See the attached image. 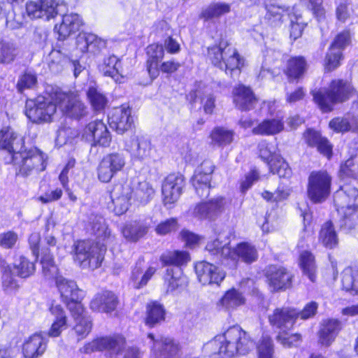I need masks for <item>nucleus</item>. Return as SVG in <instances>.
I'll use <instances>...</instances> for the list:
<instances>
[{"label": "nucleus", "instance_id": "nucleus-1", "mask_svg": "<svg viewBox=\"0 0 358 358\" xmlns=\"http://www.w3.org/2000/svg\"><path fill=\"white\" fill-rule=\"evenodd\" d=\"M88 229L99 241H80L74 244V259L83 268L95 269L99 267L104 259L106 245L101 241L110 236V232L101 215L91 214L88 217Z\"/></svg>", "mask_w": 358, "mask_h": 358}, {"label": "nucleus", "instance_id": "nucleus-2", "mask_svg": "<svg viewBox=\"0 0 358 358\" xmlns=\"http://www.w3.org/2000/svg\"><path fill=\"white\" fill-rule=\"evenodd\" d=\"M254 346L247 332L239 326H233L205 344L204 351L213 358H229L236 354L245 355Z\"/></svg>", "mask_w": 358, "mask_h": 358}, {"label": "nucleus", "instance_id": "nucleus-3", "mask_svg": "<svg viewBox=\"0 0 358 358\" xmlns=\"http://www.w3.org/2000/svg\"><path fill=\"white\" fill-rule=\"evenodd\" d=\"M41 264L44 276L48 279H55L57 287L63 301L66 303L73 317H77L83 313V306L80 303L82 291L76 283L63 276L58 275V268L54 262L52 255L43 252Z\"/></svg>", "mask_w": 358, "mask_h": 358}, {"label": "nucleus", "instance_id": "nucleus-4", "mask_svg": "<svg viewBox=\"0 0 358 358\" xmlns=\"http://www.w3.org/2000/svg\"><path fill=\"white\" fill-rule=\"evenodd\" d=\"M229 236L222 233L215 239L208 241L206 249L215 259L221 262L231 260L234 265L239 259L247 264H251L257 259V251L252 244L242 242L233 249L229 247Z\"/></svg>", "mask_w": 358, "mask_h": 358}, {"label": "nucleus", "instance_id": "nucleus-5", "mask_svg": "<svg viewBox=\"0 0 358 358\" xmlns=\"http://www.w3.org/2000/svg\"><path fill=\"white\" fill-rule=\"evenodd\" d=\"M132 194L140 203L145 204L154 196L155 190L146 181L139 182L134 190L128 182L116 185L112 191L111 196L114 211L117 215H122L128 210Z\"/></svg>", "mask_w": 358, "mask_h": 358}, {"label": "nucleus", "instance_id": "nucleus-6", "mask_svg": "<svg viewBox=\"0 0 358 358\" xmlns=\"http://www.w3.org/2000/svg\"><path fill=\"white\" fill-rule=\"evenodd\" d=\"M355 93L351 83L342 79L333 80L328 88L312 92L314 101L324 113L331 111L334 105L346 101Z\"/></svg>", "mask_w": 358, "mask_h": 358}, {"label": "nucleus", "instance_id": "nucleus-7", "mask_svg": "<svg viewBox=\"0 0 358 358\" xmlns=\"http://www.w3.org/2000/svg\"><path fill=\"white\" fill-rule=\"evenodd\" d=\"M208 55L214 66L224 70L227 74L230 73L231 77L239 75L243 66V59L227 41H221L218 46L209 48Z\"/></svg>", "mask_w": 358, "mask_h": 358}, {"label": "nucleus", "instance_id": "nucleus-8", "mask_svg": "<svg viewBox=\"0 0 358 358\" xmlns=\"http://www.w3.org/2000/svg\"><path fill=\"white\" fill-rule=\"evenodd\" d=\"M47 156L36 148L22 149L17 155L6 159V163H13L16 175L27 177L43 171L46 168Z\"/></svg>", "mask_w": 358, "mask_h": 358}, {"label": "nucleus", "instance_id": "nucleus-9", "mask_svg": "<svg viewBox=\"0 0 358 358\" xmlns=\"http://www.w3.org/2000/svg\"><path fill=\"white\" fill-rule=\"evenodd\" d=\"M334 205L343 220V226L348 229L358 224V189L343 187L334 195Z\"/></svg>", "mask_w": 358, "mask_h": 358}, {"label": "nucleus", "instance_id": "nucleus-10", "mask_svg": "<svg viewBox=\"0 0 358 358\" xmlns=\"http://www.w3.org/2000/svg\"><path fill=\"white\" fill-rule=\"evenodd\" d=\"M54 98L55 92L50 97L38 96L36 99H28L25 104L26 116L34 123L51 122L58 108Z\"/></svg>", "mask_w": 358, "mask_h": 358}, {"label": "nucleus", "instance_id": "nucleus-11", "mask_svg": "<svg viewBox=\"0 0 358 358\" xmlns=\"http://www.w3.org/2000/svg\"><path fill=\"white\" fill-rule=\"evenodd\" d=\"M258 154L259 157L267 163L270 171L277 174L280 178H288L292 175V170L284 159L277 153V148L266 141L259 143Z\"/></svg>", "mask_w": 358, "mask_h": 358}, {"label": "nucleus", "instance_id": "nucleus-12", "mask_svg": "<svg viewBox=\"0 0 358 358\" xmlns=\"http://www.w3.org/2000/svg\"><path fill=\"white\" fill-rule=\"evenodd\" d=\"M331 177L325 171H313L308 180V196L313 203H322L331 191Z\"/></svg>", "mask_w": 358, "mask_h": 358}, {"label": "nucleus", "instance_id": "nucleus-13", "mask_svg": "<svg viewBox=\"0 0 358 358\" xmlns=\"http://www.w3.org/2000/svg\"><path fill=\"white\" fill-rule=\"evenodd\" d=\"M67 8L62 0H38L27 3L26 10L31 18L49 20L57 14L66 12Z\"/></svg>", "mask_w": 358, "mask_h": 358}, {"label": "nucleus", "instance_id": "nucleus-14", "mask_svg": "<svg viewBox=\"0 0 358 358\" xmlns=\"http://www.w3.org/2000/svg\"><path fill=\"white\" fill-rule=\"evenodd\" d=\"M127 163V155L123 151L106 155L97 167V176L100 181L108 182L118 172L122 171Z\"/></svg>", "mask_w": 358, "mask_h": 358}, {"label": "nucleus", "instance_id": "nucleus-15", "mask_svg": "<svg viewBox=\"0 0 358 358\" xmlns=\"http://www.w3.org/2000/svg\"><path fill=\"white\" fill-rule=\"evenodd\" d=\"M54 100L61 112L71 118L80 119L87 113V107L74 93H65L56 90Z\"/></svg>", "mask_w": 358, "mask_h": 358}, {"label": "nucleus", "instance_id": "nucleus-16", "mask_svg": "<svg viewBox=\"0 0 358 358\" xmlns=\"http://www.w3.org/2000/svg\"><path fill=\"white\" fill-rule=\"evenodd\" d=\"M227 204L224 197L215 196L208 201L197 203L193 208L189 209V213L199 220H212L225 210Z\"/></svg>", "mask_w": 358, "mask_h": 358}, {"label": "nucleus", "instance_id": "nucleus-17", "mask_svg": "<svg viewBox=\"0 0 358 358\" xmlns=\"http://www.w3.org/2000/svg\"><path fill=\"white\" fill-rule=\"evenodd\" d=\"M214 168L211 161L205 160L196 169L192 178V185L196 194L201 198L208 197L210 194L211 174Z\"/></svg>", "mask_w": 358, "mask_h": 358}, {"label": "nucleus", "instance_id": "nucleus-18", "mask_svg": "<svg viewBox=\"0 0 358 358\" xmlns=\"http://www.w3.org/2000/svg\"><path fill=\"white\" fill-rule=\"evenodd\" d=\"M125 343L124 338L121 336L103 337L93 340L80 348V352L90 354L96 351L107 350L110 354H117Z\"/></svg>", "mask_w": 358, "mask_h": 358}, {"label": "nucleus", "instance_id": "nucleus-19", "mask_svg": "<svg viewBox=\"0 0 358 358\" xmlns=\"http://www.w3.org/2000/svg\"><path fill=\"white\" fill-rule=\"evenodd\" d=\"M296 308L292 307H281L275 308L268 315V322L274 329L280 331H286L291 329L297 320Z\"/></svg>", "mask_w": 358, "mask_h": 358}, {"label": "nucleus", "instance_id": "nucleus-20", "mask_svg": "<svg viewBox=\"0 0 358 358\" xmlns=\"http://www.w3.org/2000/svg\"><path fill=\"white\" fill-rule=\"evenodd\" d=\"M185 179L183 176L178 173L169 175L164 180L162 187L164 204L171 205L180 198L183 187Z\"/></svg>", "mask_w": 358, "mask_h": 358}, {"label": "nucleus", "instance_id": "nucleus-21", "mask_svg": "<svg viewBox=\"0 0 358 358\" xmlns=\"http://www.w3.org/2000/svg\"><path fill=\"white\" fill-rule=\"evenodd\" d=\"M83 136L87 141H92L94 145L108 147L111 142L106 125L100 120L90 122L84 129Z\"/></svg>", "mask_w": 358, "mask_h": 358}, {"label": "nucleus", "instance_id": "nucleus-22", "mask_svg": "<svg viewBox=\"0 0 358 358\" xmlns=\"http://www.w3.org/2000/svg\"><path fill=\"white\" fill-rule=\"evenodd\" d=\"M194 269L199 281L203 285H218L225 278V273L222 269L206 261L197 262Z\"/></svg>", "mask_w": 358, "mask_h": 358}, {"label": "nucleus", "instance_id": "nucleus-23", "mask_svg": "<svg viewBox=\"0 0 358 358\" xmlns=\"http://www.w3.org/2000/svg\"><path fill=\"white\" fill-rule=\"evenodd\" d=\"M22 136L17 134L11 127H4L0 131V149L12 155H17L24 148Z\"/></svg>", "mask_w": 358, "mask_h": 358}, {"label": "nucleus", "instance_id": "nucleus-24", "mask_svg": "<svg viewBox=\"0 0 358 358\" xmlns=\"http://www.w3.org/2000/svg\"><path fill=\"white\" fill-rule=\"evenodd\" d=\"M350 35L349 31H344L336 36L326 57V66L329 70L336 68L342 58V51L349 45Z\"/></svg>", "mask_w": 358, "mask_h": 358}, {"label": "nucleus", "instance_id": "nucleus-25", "mask_svg": "<svg viewBox=\"0 0 358 358\" xmlns=\"http://www.w3.org/2000/svg\"><path fill=\"white\" fill-rule=\"evenodd\" d=\"M108 123L118 134L129 130L134 123L131 108L126 106L113 108L108 115Z\"/></svg>", "mask_w": 358, "mask_h": 358}, {"label": "nucleus", "instance_id": "nucleus-26", "mask_svg": "<svg viewBox=\"0 0 358 358\" xmlns=\"http://www.w3.org/2000/svg\"><path fill=\"white\" fill-rule=\"evenodd\" d=\"M266 277L273 290L287 289L290 287L292 275L286 268L276 265H270L266 269Z\"/></svg>", "mask_w": 358, "mask_h": 358}, {"label": "nucleus", "instance_id": "nucleus-27", "mask_svg": "<svg viewBox=\"0 0 358 358\" xmlns=\"http://www.w3.org/2000/svg\"><path fill=\"white\" fill-rule=\"evenodd\" d=\"M148 338L152 344V352L155 358H171L178 350V345L171 338H155L152 334H149Z\"/></svg>", "mask_w": 358, "mask_h": 358}, {"label": "nucleus", "instance_id": "nucleus-28", "mask_svg": "<svg viewBox=\"0 0 358 358\" xmlns=\"http://www.w3.org/2000/svg\"><path fill=\"white\" fill-rule=\"evenodd\" d=\"M117 304V296L111 291L104 290L94 295L90 307L94 312L110 313L115 310Z\"/></svg>", "mask_w": 358, "mask_h": 358}, {"label": "nucleus", "instance_id": "nucleus-29", "mask_svg": "<svg viewBox=\"0 0 358 358\" xmlns=\"http://www.w3.org/2000/svg\"><path fill=\"white\" fill-rule=\"evenodd\" d=\"M48 340L42 333L34 334L27 338L22 345L24 358H38L42 356L47 348Z\"/></svg>", "mask_w": 358, "mask_h": 358}, {"label": "nucleus", "instance_id": "nucleus-30", "mask_svg": "<svg viewBox=\"0 0 358 358\" xmlns=\"http://www.w3.org/2000/svg\"><path fill=\"white\" fill-rule=\"evenodd\" d=\"M106 46V42L91 33H81L76 38V47L81 52L99 54Z\"/></svg>", "mask_w": 358, "mask_h": 358}, {"label": "nucleus", "instance_id": "nucleus-31", "mask_svg": "<svg viewBox=\"0 0 358 358\" xmlns=\"http://www.w3.org/2000/svg\"><path fill=\"white\" fill-rule=\"evenodd\" d=\"M188 278L181 268H167L165 283L168 293L176 294L183 291L188 285Z\"/></svg>", "mask_w": 358, "mask_h": 358}, {"label": "nucleus", "instance_id": "nucleus-32", "mask_svg": "<svg viewBox=\"0 0 358 358\" xmlns=\"http://www.w3.org/2000/svg\"><path fill=\"white\" fill-rule=\"evenodd\" d=\"M233 100L237 108L245 111L252 110L257 102L251 89L243 85H239L234 89Z\"/></svg>", "mask_w": 358, "mask_h": 358}, {"label": "nucleus", "instance_id": "nucleus-33", "mask_svg": "<svg viewBox=\"0 0 358 358\" xmlns=\"http://www.w3.org/2000/svg\"><path fill=\"white\" fill-rule=\"evenodd\" d=\"M82 25L80 17L76 13L63 15L62 21L55 26L59 40H64L71 34L79 30Z\"/></svg>", "mask_w": 358, "mask_h": 358}, {"label": "nucleus", "instance_id": "nucleus-34", "mask_svg": "<svg viewBox=\"0 0 358 358\" xmlns=\"http://www.w3.org/2000/svg\"><path fill=\"white\" fill-rule=\"evenodd\" d=\"M129 152L134 160L144 162L149 159L153 152L150 140L144 136L134 138L129 148Z\"/></svg>", "mask_w": 358, "mask_h": 358}, {"label": "nucleus", "instance_id": "nucleus-35", "mask_svg": "<svg viewBox=\"0 0 358 358\" xmlns=\"http://www.w3.org/2000/svg\"><path fill=\"white\" fill-rule=\"evenodd\" d=\"M148 59L147 70L151 78H155L159 75V62L164 57V46L157 43L148 45L146 48Z\"/></svg>", "mask_w": 358, "mask_h": 358}, {"label": "nucleus", "instance_id": "nucleus-36", "mask_svg": "<svg viewBox=\"0 0 358 358\" xmlns=\"http://www.w3.org/2000/svg\"><path fill=\"white\" fill-rule=\"evenodd\" d=\"M264 6L266 10L265 17L273 26L281 24L286 18L289 17V13H292V7L280 6L273 3L271 0L265 1Z\"/></svg>", "mask_w": 358, "mask_h": 358}, {"label": "nucleus", "instance_id": "nucleus-37", "mask_svg": "<svg viewBox=\"0 0 358 358\" xmlns=\"http://www.w3.org/2000/svg\"><path fill=\"white\" fill-rule=\"evenodd\" d=\"M155 272L156 268L152 266L144 271V260L139 259L131 271V281L133 287L140 289L145 286Z\"/></svg>", "mask_w": 358, "mask_h": 358}, {"label": "nucleus", "instance_id": "nucleus-38", "mask_svg": "<svg viewBox=\"0 0 358 358\" xmlns=\"http://www.w3.org/2000/svg\"><path fill=\"white\" fill-rule=\"evenodd\" d=\"M307 144L310 147H317V150L329 159L332 154V146L329 141L321 134L313 129H307L303 134Z\"/></svg>", "mask_w": 358, "mask_h": 358}, {"label": "nucleus", "instance_id": "nucleus-39", "mask_svg": "<svg viewBox=\"0 0 358 358\" xmlns=\"http://www.w3.org/2000/svg\"><path fill=\"white\" fill-rule=\"evenodd\" d=\"M341 329V323L337 320L324 321L319 331V342L324 346L330 345Z\"/></svg>", "mask_w": 358, "mask_h": 358}, {"label": "nucleus", "instance_id": "nucleus-40", "mask_svg": "<svg viewBox=\"0 0 358 358\" xmlns=\"http://www.w3.org/2000/svg\"><path fill=\"white\" fill-rule=\"evenodd\" d=\"M99 71L105 76L112 78L115 82L121 83L123 79L120 70V62L115 55L104 59L99 65Z\"/></svg>", "mask_w": 358, "mask_h": 358}, {"label": "nucleus", "instance_id": "nucleus-41", "mask_svg": "<svg viewBox=\"0 0 358 358\" xmlns=\"http://www.w3.org/2000/svg\"><path fill=\"white\" fill-rule=\"evenodd\" d=\"M245 299L242 293L236 289H231L225 292L220 299L217 306L224 310L230 311L245 303Z\"/></svg>", "mask_w": 358, "mask_h": 358}, {"label": "nucleus", "instance_id": "nucleus-42", "mask_svg": "<svg viewBox=\"0 0 358 358\" xmlns=\"http://www.w3.org/2000/svg\"><path fill=\"white\" fill-rule=\"evenodd\" d=\"M319 242L326 248L334 249L338 244V237L331 221L326 222L321 227Z\"/></svg>", "mask_w": 358, "mask_h": 358}, {"label": "nucleus", "instance_id": "nucleus-43", "mask_svg": "<svg viewBox=\"0 0 358 358\" xmlns=\"http://www.w3.org/2000/svg\"><path fill=\"white\" fill-rule=\"evenodd\" d=\"M284 123L282 118L266 119L252 129L256 135H274L282 131Z\"/></svg>", "mask_w": 358, "mask_h": 358}, {"label": "nucleus", "instance_id": "nucleus-44", "mask_svg": "<svg viewBox=\"0 0 358 358\" xmlns=\"http://www.w3.org/2000/svg\"><path fill=\"white\" fill-rule=\"evenodd\" d=\"M307 70V63L303 57L290 58L287 63L285 73L289 80H299Z\"/></svg>", "mask_w": 358, "mask_h": 358}, {"label": "nucleus", "instance_id": "nucleus-45", "mask_svg": "<svg viewBox=\"0 0 358 358\" xmlns=\"http://www.w3.org/2000/svg\"><path fill=\"white\" fill-rule=\"evenodd\" d=\"M166 311L162 304L152 301L146 306L145 324L150 327L160 324L165 319Z\"/></svg>", "mask_w": 358, "mask_h": 358}, {"label": "nucleus", "instance_id": "nucleus-46", "mask_svg": "<svg viewBox=\"0 0 358 358\" xmlns=\"http://www.w3.org/2000/svg\"><path fill=\"white\" fill-rule=\"evenodd\" d=\"M189 260V255L186 251H166L160 257V261L163 266H174L175 268H180Z\"/></svg>", "mask_w": 358, "mask_h": 358}, {"label": "nucleus", "instance_id": "nucleus-47", "mask_svg": "<svg viewBox=\"0 0 358 358\" xmlns=\"http://www.w3.org/2000/svg\"><path fill=\"white\" fill-rule=\"evenodd\" d=\"M329 125L331 129L336 132L348 131L358 132V117L356 116L335 117L329 122Z\"/></svg>", "mask_w": 358, "mask_h": 358}, {"label": "nucleus", "instance_id": "nucleus-48", "mask_svg": "<svg viewBox=\"0 0 358 358\" xmlns=\"http://www.w3.org/2000/svg\"><path fill=\"white\" fill-rule=\"evenodd\" d=\"M148 228L144 222L133 221L124 227L122 234L127 240L135 242L147 234Z\"/></svg>", "mask_w": 358, "mask_h": 358}, {"label": "nucleus", "instance_id": "nucleus-49", "mask_svg": "<svg viewBox=\"0 0 358 358\" xmlns=\"http://www.w3.org/2000/svg\"><path fill=\"white\" fill-rule=\"evenodd\" d=\"M290 37L296 40L301 36L307 23L302 20L301 11L298 6L292 7V13H289Z\"/></svg>", "mask_w": 358, "mask_h": 358}, {"label": "nucleus", "instance_id": "nucleus-50", "mask_svg": "<svg viewBox=\"0 0 358 358\" xmlns=\"http://www.w3.org/2000/svg\"><path fill=\"white\" fill-rule=\"evenodd\" d=\"M299 264L303 275H306L311 282H315L316 279V266L313 254L306 250L303 251L300 255Z\"/></svg>", "mask_w": 358, "mask_h": 358}, {"label": "nucleus", "instance_id": "nucleus-51", "mask_svg": "<svg viewBox=\"0 0 358 358\" xmlns=\"http://www.w3.org/2000/svg\"><path fill=\"white\" fill-rule=\"evenodd\" d=\"M343 288L352 294H358V270L345 268L342 274Z\"/></svg>", "mask_w": 358, "mask_h": 358}, {"label": "nucleus", "instance_id": "nucleus-52", "mask_svg": "<svg viewBox=\"0 0 358 358\" xmlns=\"http://www.w3.org/2000/svg\"><path fill=\"white\" fill-rule=\"evenodd\" d=\"M87 98L96 111L103 110L107 105L108 99L103 92L96 87L91 86L87 92Z\"/></svg>", "mask_w": 358, "mask_h": 358}, {"label": "nucleus", "instance_id": "nucleus-53", "mask_svg": "<svg viewBox=\"0 0 358 358\" xmlns=\"http://www.w3.org/2000/svg\"><path fill=\"white\" fill-rule=\"evenodd\" d=\"M292 192V188L287 184L280 182L274 192L264 191L262 196L270 202H280L287 199Z\"/></svg>", "mask_w": 358, "mask_h": 358}, {"label": "nucleus", "instance_id": "nucleus-54", "mask_svg": "<svg viewBox=\"0 0 358 358\" xmlns=\"http://www.w3.org/2000/svg\"><path fill=\"white\" fill-rule=\"evenodd\" d=\"M230 11V5L226 3H212L203 9L201 17L205 20L217 18Z\"/></svg>", "mask_w": 358, "mask_h": 358}, {"label": "nucleus", "instance_id": "nucleus-55", "mask_svg": "<svg viewBox=\"0 0 358 358\" xmlns=\"http://www.w3.org/2000/svg\"><path fill=\"white\" fill-rule=\"evenodd\" d=\"M234 133L223 127H217L211 133V139L214 145L218 146H226L230 144L234 139Z\"/></svg>", "mask_w": 358, "mask_h": 358}, {"label": "nucleus", "instance_id": "nucleus-56", "mask_svg": "<svg viewBox=\"0 0 358 358\" xmlns=\"http://www.w3.org/2000/svg\"><path fill=\"white\" fill-rule=\"evenodd\" d=\"M13 269L19 277L26 278L34 274L36 268L33 262L22 256L14 264Z\"/></svg>", "mask_w": 358, "mask_h": 358}, {"label": "nucleus", "instance_id": "nucleus-57", "mask_svg": "<svg viewBox=\"0 0 358 358\" xmlns=\"http://www.w3.org/2000/svg\"><path fill=\"white\" fill-rule=\"evenodd\" d=\"M76 322L74 329L78 336L82 338L86 336L90 331L92 328V322L86 315L85 309L83 308V313L80 315H77V317H73Z\"/></svg>", "mask_w": 358, "mask_h": 358}, {"label": "nucleus", "instance_id": "nucleus-58", "mask_svg": "<svg viewBox=\"0 0 358 358\" xmlns=\"http://www.w3.org/2000/svg\"><path fill=\"white\" fill-rule=\"evenodd\" d=\"M18 51L13 43L1 41L0 43V63L9 64L14 61Z\"/></svg>", "mask_w": 358, "mask_h": 358}, {"label": "nucleus", "instance_id": "nucleus-59", "mask_svg": "<svg viewBox=\"0 0 358 358\" xmlns=\"http://www.w3.org/2000/svg\"><path fill=\"white\" fill-rule=\"evenodd\" d=\"M2 287L6 293L15 292L19 287L18 282L13 276L11 266H6L2 273Z\"/></svg>", "mask_w": 358, "mask_h": 358}, {"label": "nucleus", "instance_id": "nucleus-60", "mask_svg": "<svg viewBox=\"0 0 358 358\" xmlns=\"http://www.w3.org/2000/svg\"><path fill=\"white\" fill-rule=\"evenodd\" d=\"M258 358H275L274 345L268 336H263L257 345Z\"/></svg>", "mask_w": 358, "mask_h": 358}, {"label": "nucleus", "instance_id": "nucleus-61", "mask_svg": "<svg viewBox=\"0 0 358 358\" xmlns=\"http://www.w3.org/2000/svg\"><path fill=\"white\" fill-rule=\"evenodd\" d=\"M341 176L356 178L358 176V156H354L341 166Z\"/></svg>", "mask_w": 358, "mask_h": 358}, {"label": "nucleus", "instance_id": "nucleus-62", "mask_svg": "<svg viewBox=\"0 0 358 358\" xmlns=\"http://www.w3.org/2000/svg\"><path fill=\"white\" fill-rule=\"evenodd\" d=\"M18 241L19 236L17 233L13 230H8L0 234V247L3 249L14 248Z\"/></svg>", "mask_w": 358, "mask_h": 358}, {"label": "nucleus", "instance_id": "nucleus-63", "mask_svg": "<svg viewBox=\"0 0 358 358\" xmlns=\"http://www.w3.org/2000/svg\"><path fill=\"white\" fill-rule=\"evenodd\" d=\"M352 9L348 0L340 1L336 8V15L338 21L345 22L352 15Z\"/></svg>", "mask_w": 358, "mask_h": 358}, {"label": "nucleus", "instance_id": "nucleus-64", "mask_svg": "<svg viewBox=\"0 0 358 358\" xmlns=\"http://www.w3.org/2000/svg\"><path fill=\"white\" fill-rule=\"evenodd\" d=\"M277 339L284 347L291 348L299 343L301 335L298 334L288 335L286 331H282L279 332Z\"/></svg>", "mask_w": 358, "mask_h": 358}]
</instances>
